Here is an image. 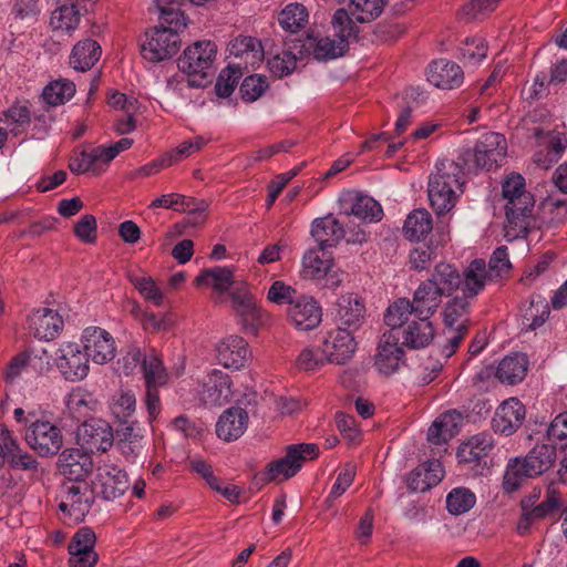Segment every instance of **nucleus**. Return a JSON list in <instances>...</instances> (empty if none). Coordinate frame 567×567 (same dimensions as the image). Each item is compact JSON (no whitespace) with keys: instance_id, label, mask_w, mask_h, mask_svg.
Returning <instances> with one entry per match:
<instances>
[{"instance_id":"1","label":"nucleus","mask_w":567,"mask_h":567,"mask_svg":"<svg viewBox=\"0 0 567 567\" xmlns=\"http://www.w3.org/2000/svg\"><path fill=\"white\" fill-rule=\"evenodd\" d=\"M427 280L444 296L460 289L464 296L476 297L485 287L486 264L483 259H474L461 275L455 266L442 261L435 265Z\"/></svg>"},{"instance_id":"2","label":"nucleus","mask_w":567,"mask_h":567,"mask_svg":"<svg viewBox=\"0 0 567 567\" xmlns=\"http://www.w3.org/2000/svg\"><path fill=\"white\" fill-rule=\"evenodd\" d=\"M463 185L464 167L458 162L443 159L436 164L435 172L429 177L427 195L437 215L454 208Z\"/></svg>"},{"instance_id":"3","label":"nucleus","mask_w":567,"mask_h":567,"mask_svg":"<svg viewBox=\"0 0 567 567\" xmlns=\"http://www.w3.org/2000/svg\"><path fill=\"white\" fill-rule=\"evenodd\" d=\"M556 457V446L542 443L536 444L523 460H509L503 477V489L506 493L517 491L525 478L539 476L551 468Z\"/></svg>"},{"instance_id":"4","label":"nucleus","mask_w":567,"mask_h":567,"mask_svg":"<svg viewBox=\"0 0 567 567\" xmlns=\"http://www.w3.org/2000/svg\"><path fill=\"white\" fill-rule=\"evenodd\" d=\"M216 53V44L208 40L197 41L183 52L178 59V68L187 74L190 86L202 87L209 82Z\"/></svg>"},{"instance_id":"5","label":"nucleus","mask_w":567,"mask_h":567,"mask_svg":"<svg viewBox=\"0 0 567 567\" xmlns=\"http://www.w3.org/2000/svg\"><path fill=\"white\" fill-rule=\"evenodd\" d=\"M507 142L504 135L495 132L484 133L475 147L463 152L460 163L467 171L492 169L505 158Z\"/></svg>"},{"instance_id":"6","label":"nucleus","mask_w":567,"mask_h":567,"mask_svg":"<svg viewBox=\"0 0 567 567\" xmlns=\"http://www.w3.org/2000/svg\"><path fill=\"white\" fill-rule=\"evenodd\" d=\"M336 39L320 38L316 41L313 56L317 60H331L346 53L351 39L358 37L359 29L349 17L348 11L338 9L332 18Z\"/></svg>"},{"instance_id":"7","label":"nucleus","mask_w":567,"mask_h":567,"mask_svg":"<svg viewBox=\"0 0 567 567\" xmlns=\"http://www.w3.org/2000/svg\"><path fill=\"white\" fill-rule=\"evenodd\" d=\"M95 499V494L86 481L65 482L60 491L59 509L68 524L83 522Z\"/></svg>"},{"instance_id":"8","label":"nucleus","mask_w":567,"mask_h":567,"mask_svg":"<svg viewBox=\"0 0 567 567\" xmlns=\"http://www.w3.org/2000/svg\"><path fill=\"white\" fill-rule=\"evenodd\" d=\"M319 447L313 443H301L288 446L284 457L274 461L267 465L266 471L261 474L264 482H272L277 480H288L295 476L303 463L317 458Z\"/></svg>"},{"instance_id":"9","label":"nucleus","mask_w":567,"mask_h":567,"mask_svg":"<svg viewBox=\"0 0 567 567\" xmlns=\"http://www.w3.org/2000/svg\"><path fill=\"white\" fill-rule=\"evenodd\" d=\"M155 27L145 32L141 44L142 56L150 62H161L174 56L181 48L179 32L174 25Z\"/></svg>"},{"instance_id":"10","label":"nucleus","mask_w":567,"mask_h":567,"mask_svg":"<svg viewBox=\"0 0 567 567\" xmlns=\"http://www.w3.org/2000/svg\"><path fill=\"white\" fill-rule=\"evenodd\" d=\"M24 439L27 444L40 456L55 455L63 445L61 430L45 419L30 420Z\"/></svg>"},{"instance_id":"11","label":"nucleus","mask_w":567,"mask_h":567,"mask_svg":"<svg viewBox=\"0 0 567 567\" xmlns=\"http://www.w3.org/2000/svg\"><path fill=\"white\" fill-rule=\"evenodd\" d=\"M54 362L60 373L68 381H80L89 374V358L76 342L61 343L55 352Z\"/></svg>"},{"instance_id":"12","label":"nucleus","mask_w":567,"mask_h":567,"mask_svg":"<svg viewBox=\"0 0 567 567\" xmlns=\"http://www.w3.org/2000/svg\"><path fill=\"white\" fill-rule=\"evenodd\" d=\"M405 365V353L399 343V334L392 330L385 331L378 343L374 357V368L385 377L399 372Z\"/></svg>"},{"instance_id":"13","label":"nucleus","mask_w":567,"mask_h":567,"mask_svg":"<svg viewBox=\"0 0 567 567\" xmlns=\"http://www.w3.org/2000/svg\"><path fill=\"white\" fill-rule=\"evenodd\" d=\"M534 208V197L530 193L520 194L506 200L505 231L507 237H524L530 226L532 213Z\"/></svg>"},{"instance_id":"14","label":"nucleus","mask_w":567,"mask_h":567,"mask_svg":"<svg viewBox=\"0 0 567 567\" xmlns=\"http://www.w3.org/2000/svg\"><path fill=\"white\" fill-rule=\"evenodd\" d=\"M233 382L226 372L214 369L202 380L198 398L206 406H223L233 398Z\"/></svg>"},{"instance_id":"15","label":"nucleus","mask_w":567,"mask_h":567,"mask_svg":"<svg viewBox=\"0 0 567 567\" xmlns=\"http://www.w3.org/2000/svg\"><path fill=\"white\" fill-rule=\"evenodd\" d=\"M130 487L126 473L115 464L104 463L97 467L93 491L105 501L122 496Z\"/></svg>"},{"instance_id":"16","label":"nucleus","mask_w":567,"mask_h":567,"mask_svg":"<svg viewBox=\"0 0 567 567\" xmlns=\"http://www.w3.org/2000/svg\"><path fill=\"white\" fill-rule=\"evenodd\" d=\"M84 352L96 364L112 361L116 354L114 338L100 327H87L81 336Z\"/></svg>"},{"instance_id":"17","label":"nucleus","mask_w":567,"mask_h":567,"mask_svg":"<svg viewBox=\"0 0 567 567\" xmlns=\"http://www.w3.org/2000/svg\"><path fill=\"white\" fill-rule=\"evenodd\" d=\"M76 439L86 453L105 452L113 444V432L105 421L91 419L79 426Z\"/></svg>"},{"instance_id":"18","label":"nucleus","mask_w":567,"mask_h":567,"mask_svg":"<svg viewBox=\"0 0 567 567\" xmlns=\"http://www.w3.org/2000/svg\"><path fill=\"white\" fill-rule=\"evenodd\" d=\"M95 533L89 527L80 528L69 543L70 567H94L99 556L94 549Z\"/></svg>"},{"instance_id":"19","label":"nucleus","mask_w":567,"mask_h":567,"mask_svg":"<svg viewBox=\"0 0 567 567\" xmlns=\"http://www.w3.org/2000/svg\"><path fill=\"white\" fill-rule=\"evenodd\" d=\"M329 363L343 364L355 352L357 342L352 333L344 328H336L326 333L321 342Z\"/></svg>"},{"instance_id":"20","label":"nucleus","mask_w":567,"mask_h":567,"mask_svg":"<svg viewBox=\"0 0 567 567\" xmlns=\"http://www.w3.org/2000/svg\"><path fill=\"white\" fill-rule=\"evenodd\" d=\"M526 410L516 398H509L501 403L492 419V429L504 436L514 434L524 423Z\"/></svg>"},{"instance_id":"21","label":"nucleus","mask_w":567,"mask_h":567,"mask_svg":"<svg viewBox=\"0 0 567 567\" xmlns=\"http://www.w3.org/2000/svg\"><path fill=\"white\" fill-rule=\"evenodd\" d=\"M287 315L291 323L302 331L315 329L322 319V310L319 303L309 296H298L287 308Z\"/></svg>"},{"instance_id":"22","label":"nucleus","mask_w":567,"mask_h":567,"mask_svg":"<svg viewBox=\"0 0 567 567\" xmlns=\"http://www.w3.org/2000/svg\"><path fill=\"white\" fill-rule=\"evenodd\" d=\"M250 355L247 341L239 336H229L216 346V359L227 369L244 368Z\"/></svg>"},{"instance_id":"23","label":"nucleus","mask_w":567,"mask_h":567,"mask_svg":"<svg viewBox=\"0 0 567 567\" xmlns=\"http://www.w3.org/2000/svg\"><path fill=\"white\" fill-rule=\"evenodd\" d=\"M59 471L68 482L85 481L94 464L91 455L80 449H66L59 456Z\"/></svg>"},{"instance_id":"24","label":"nucleus","mask_w":567,"mask_h":567,"mask_svg":"<svg viewBox=\"0 0 567 567\" xmlns=\"http://www.w3.org/2000/svg\"><path fill=\"white\" fill-rule=\"evenodd\" d=\"M426 76L431 84L444 90L457 87L464 80L461 66L445 59L433 61L427 68Z\"/></svg>"},{"instance_id":"25","label":"nucleus","mask_w":567,"mask_h":567,"mask_svg":"<svg viewBox=\"0 0 567 567\" xmlns=\"http://www.w3.org/2000/svg\"><path fill=\"white\" fill-rule=\"evenodd\" d=\"M342 205L346 214L365 221L375 223L381 220L383 216L381 205L372 197L360 193L350 192L346 194Z\"/></svg>"},{"instance_id":"26","label":"nucleus","mask_w":567,"mask_h":567,"mask_svg":"<svg viewBox=\"0 0 567 567\" xmlns=\"http://www.w3.org/2000/svg\"><path fill=\"white\" fill-rule=\"evenodd\" d=\"M444 476V468L440 461L425 462L406 476V485L411 492H425L437 485Z\"/></svg>"},{"instance_id":"27","label":"nucleus","mask_w":567,"mask_h":567,"mask_svg":"<svg viewBox=\"0 0 567 567\" xmlns=\"http://www.w3.org/2000/svg\"><path fill=\"white\" fill-rule=\"evenodd\" d=\"M248 413L238 406L223 412L216 424V434L219 439L230 442L239 439L248 426Z\"/></svg>"},{"instance_id":"28","label":"nucleus","mask_w":567,"mask_h":567,"mask_svg":"<svg viewBox=\"0 0 567 567\" xmlns=\"http://www.w3.org/2000/svg\"><path fill=\"white\" fill-rule=\"evenodd\" d=\"M235 310L244 318L246 322L258 327L264 323L267 313L259 308L246 285L236 287L230 293Z\"/></svg>"},{"instance_id":"29","label":"nucleus","mask_w":567,"mask_h":567,"mask_svg":"<svg viewBox=\"0 0 567 567\" xmlns=\"http://www.w3.org/2000/svg\"><path fill=\"white\" fill-rule=\"evenodd\" d=\"M364 305L357 295L341 296L336 303V320L348 329H358L364 320Z\"/></svg>"},{"instance_id":"30","label":"nucleus","mask_w":567,"mask_h":567,"mask_svg":"<svg viewBox=\"0 0 567 567\" xmlns=\"http://www.w3.org/2000/svg\"><path fill=\"white\" fill-rule=\"evenodd\" d=\"M435 329L429 318L415 316L402 330L403 344L411 349H423L434 339Z\"/></svg>"},{"instance_id":"31","label":"nucleus","mask_w":567,"mask_h":567,"mask_svg":"<svg viewBox=\"0 0 567 567\" xmlns=\"http://www.w3.org/2000/svg\"><path fill=\"white\" fill-rule=\"evenodd\" d=\"M30 324L37 338L51 340L58 337L64 323L58 311L50 308H39L32 312Z\"/></svg>"},{"instance_id":"32","label":"nucleus","mask_w":567,"mask_h":567,"mask_svg":"<svg viewBox=\"0 0 567 567\" xmlns=\"http://www.w3.org/2000/svg\"><path fill=\"white\" fill-rule=\"evenodd\" d=\"M495 447V441L489 433H478L462 443L457 449L461 463H474L487 457Z\"/></svg>"},{"instance_id":"33","label":"nucleus","mask_w":567,"mask_h":567,"mask_svg":"<svg viewBox=\"0 0 567 567\" xmlns=\"http://www.w3.org/2000/svg\"><path fill=\"white\" fill-rule=\"evenodd\" d=\"M522 330L533 331L545 323L549 316V305L542 296H530L519 308Z\"/></svg>"},{"instance_id":"34","label":"nucleus","mask_w":567,"mask_h":567,"mask_svg":"<svg viewBox=\"0 0 567 567\" xmlns=\"http://www.w3.org/2000/svg\"><path fill=\"white\" fill-rule=\"evenodd\" d=\"M311 235L318 243L320 250H324L339 244L344 237V229L338 219L327 216L313 220Z\"/></svg>"},{"instance_id":"35","label":"nucleus","mask_w":567,"mask_h":567,"mask_svg":"<svg viewBox=\"0 0 567 567\" xmlns=\"http://www.w3.org/2000/svg\"><path fill=\"white\" fill-rule=\"evenodd\" d=\"M444 296L429 280L423 281L413 295L414 316L431 318L439 309Z\"/></svg>"},{"instance_id":"36","label":"nucleus","mask_w":567,"mask_h":567,"mask_svg":"<svg viewBox=\"0 0 567 567\" xmlns=\"http://www.w3.org/2000/svg\"><path fill=\"white\" fill-rule=\"evenodd\" d=\"M528 358L524 353H512L501 360L496 370V377L502 383H520L528 371Z\"/></svg>"},{"instance_id":"37","label":"nucleus","mask_w":567,"mask_h":567,"mask_svg":"<svg viewBox=\"0 0 567 567\" xmlns=\"http://www.w3.org/2000/svg\"><path fill=\"white\" fill-rule=\"evenodd\" d=\"M101 53V47L96 41L92 39L79 41L71 52L70 64L76 71L85 72L100 60Z\"/></svg>"},{"instance_id":"38","label":"nucleus","mask_w":567,"mask_h":567,"mask_svg":"<svg viewBox=\"0 0 567 567\" xmlns=\"http://www.w3.org/2000/svg\"><path fill=\"white\" fill-rule=\"evenodd\" d=\"M433 229V219L431 214L424 209L412 210L403 225V235L410 241H420L424 239Z\"/></svg>"},{"instance_id":"39","label":"nucleus","mask_w":567,"mask_h":567,"mask_svg":"<svg viewBox=\"0 0 567 567\" xmlns=\"http://www.w3.org/2000/svg\"><path fill=\"white\" fill-rule=\"evenodd\" d=\"M82 18V11L71 1L60 4L52 11L50 25L54 31L71 33L78 29Z\"/></svg>"},{"instance_id":"40","label":"nucleus","mask_w":567,"mask_h":567,"mask_svg":"<svg viewBox=\"0 0 567 567\" xmlns=\"http://www.w3.org/2000/svg\"><path fill=\"white\" fill-rule=\"evenodd\" d=\"M474 297L456 296L451 299L443 310V322L445 327H455L468 329L470 318V300Z\"/></svg>"},{"instance_id":"41","label":"nucleus","mask_w":567,"mask_h":567,"mask_svg":"<svg viewBox=\"0 0 567 567\" xmlns=\"http://www.w3.org/2000/svg\"><path fill=\"white\" fill-rule=\"evenodd\" d=\"M142 372L145 386L162 388L169 379L162 359L154 350L143 358Z\"/></svg>"},{"instance_id":"42","label":"nucleus","mask_w":567,"mask_h":567,"mask_svg":"<svg viewBox=\"0 0 567 567\" xmlns=\"http://www.w3.org/2000/svg\"><path fill=\"white\" fill-rule=\"evenodd\" d=\"M234 284V272L228 267H214L200 271L195 278L196 286H210L219 293H225Z\"/></svg>"},{"instance_id":"43","label":"nucleus","mask_w":567,"mask_h":567,"mask_svg":"<svg viewBox=\"0 0 567 567\" xmlns=\"http://www.w3.org/2000/svg\"><path fill=\"white\" fill-rule=\"evenodd\" d=\"M458 414L455 412H446L441 414L427 431V441L434 445H441L455 434Z\"/></svg>"},{"instance_id":"44","label":"nucleus","mask_w":567,"mask_h":567,"mask_svg":"<svg viewBox=\"0 0 567 567\" xmlns=\"http://www.w3.org/2000/svg\"><path fill=\"white\" fill-rule=\"evenodd\" d=\"M309 13L301 3H289L280 12L278 21L281 28L291 33L303 29L308 23Z\"/></svg>"},{"instance_id":"45","label":"nucleus","mask_w":567,"mask_h":567,"mask_svg":"<svg viewBox=\"0 0 567 567\" xmlns=\"http://www.w3.org/2000/svg\"><path fill=\"white\" fill-rule=\"evenodd\" d=\"M411 315H414L412 301L408 298H399L388 307L384 322L391 328L390 330L396 332L395 329L404 328L410 322Z\"/></svg>"},{"instance_id":"46","label":"nucleus","mask_w":567,"mask_h":567,"mask_svg":"<svg viewBox=\"0 0 567 567\" xmlns=\"http://www.w3.org/2000/svg\"><path fill=\"white\" fill-rule=\"evenodd\" d=\"M231 55L246 58V62L251 65L261 61L264 56L261 43L252 37H239L233 40L228 45Z\"/></svg>"},{"instance_id":"47","label":"nucleus","mask_w":567,"mask_h":567,"mask_svg":"<svg viewBox=\"0 0 567 567\" xmlns=\"http://www.w3.org/2000/svg\"><path fill=\"white\" fill-rule=\"evenodd\" d=\"M331 261L332 259L326 252L309 249L302 258L305 276L321 281V278L327 275V269L331 266Z\"/></svg>"},{"instance_id":"48","label":"nucleus","mask_w":567,"mask_h":567,"mask_svg":"<svg viewBox=\"0 0 567 567\" xmlns=\"http://www.w3.org/2000/svg\"><path fill=\"white\" fill-rule=\"evenodd\" d=\"M65 404L73 417L80 421L93 411L95 400L84 389L76 388L68 394Z\"/></svg>"},{"instance_id":"49","label":"nucleus","mask_w":567,"mask_h":567,"mask_svg":"<svg viewBox=\"0 0 567 567\" xmlns=\"http://www.w3.org/2000/svg\"><path fill=\"white\" fill-rule=\"evenodd\" d=\"M75 94V85L72 81L60 79L50 82L42 92V97L49 105L64 104Z\"/></svg>"},{"instance_id":"50","label":"nucleus","mask_w":567,"mask_h":567,"mask_svg":"<svg viewBox=\"0 0 567 567\" xmlns=\"http://www.w3.org/2000/svg\"><path fill=\"white\" fill-rule=\"evenodd\" d=\"M476 503L475 494L466 487H455L446 496V508L452 515L471 511Z\"/></svg>"},{"instance_id":"51","label":"nucleus","mask_w":567,"mask_h":567,"mask_svg":"<svg viewBox=\"0 0 567 567\" xmlns=\"http://www.w3.org/2000/svg\"><path fill=\"white\" fill-rule=\"evenodd\" d=\"M184 1L185 0H156L161 22L174 25V28L177 29H185L187 21L184 13L181 11Z\"/></svg>"},{"instance_id":"52","label":"nucleus","mask_w":567,"mask_h":567,"mask_svg":"<svg viewBox=\"0 0 567 567\" xmlns=\"http://www.w3.org/2000/svg\"><path fill=\"white\" fill-rule=\"evenodd\" d=\"M487 50L483 38H467L460 47L461 60L465 65L476 66L486 58Z\"/></svg>"},{"instance_id":"53","label":"nucleus","mask_w":567,"mask_h":567,"mask_svg":"<svg viewBox=\"0 0 567 567\" xmlns=\"http://www.w3.org/2000/svg\"><path fill=\"white\" fill-rule=\"evenodd\" d=\"M383 9V0H350L348 14L358 22H371L377 19Z\"/></svg>"},{"instance_id":"54","label":"nucleus","mask_w":567,"mask_h":567,"mask_svg":"<svg viewBox=\"0 0 567 567\" xmlns=\"http://www.w3.org/2000/svg\"><path fill=\"white\" fill-rule=\"evenodd\" d=\"M329 363L326 353L323 352L322 346H307L305 347L297 360L296 364L298 369L307 372L316 371L321 369L324 364Z\"/></svg>"},{"instance_id":"55","label":"nucleus","mask_w":567,"mask_h":567,"mask_svg":"<svg viewBox=\"0 0 567 567\" xmlns=\"http://www.w3.org/2000/svg\"><path fill=\"white\" fill-rule=\"evenodd\" d=\"M512 264L506 246L497 247L492 254L486 269V279L502 278L509 274Z\"/></svg>"},{"instance_id":"56","label":"nucleus","mask_w":567,"mask_h":567,"mask_svg":"<svg viewBox=\"0 0 567 567\" xmlns=\"http://www.w3.org/2000/svg\"><path fill=\"white\" fill-rule=\"evenodd\" d=\"M110 408L116 419L126 423V419L135 412L136 398L130 391H122L113 396Z\"/></svg>"},{"instance_id":"57","label":"nucleus","mask_w":567,"mask_h":567,"mask_svg":"<svg viewBox=\"0 0 567 567\" xmlns=\"http://www.w3.org/2000/svg\"><path fill=\"white\" fill-rule=\"evenodd\" d=\"M267 65L274 76L284 78L293 72L297 66V59L290 51H281L271 56Z\"/></svg>"},{"instance_id":"58","label":"nucleus","mask_w":567,"mask_h":567,"mask_svg":"<svg viewBox=\"0 0 567 567\" xmlns=\"http://www.w3.org/2000/svg\"><path fill=\"white\" fill-rule=\"evenodd\" d=\"M467 333L468 329L444 326L443 342L440 344L441 354L446 359L451 358L457 351Z\"/></svg>"},{"instance_id":"59","label":"nucleus","mask_w":567,"mask_h":567,"mask_svg":"<svg viewBox=\"0 0 567 567\" xmlns=\"http://www.w3.org/2000/svg\"><path fill=\"white\" fill-rule=\"evenodd\" d=\"M267 87L268 83L265 76L249 75L240 85V94L244 101L255 102L265 93Z\"/></svg>"},{"instance_id":"60","label":"nucleus","mask_w":567,"mask_h":567,"mask_svg":"<svg viewBox=\"0 0 567 567\" xmlns=\"http://www.w3.org/2000/svg\"><path fill=\"white\" fill-rule=\"evenodd\" d=\"M207 141L203 136H196L192 140L184 141L176 148L166 154L169 157L171 165L189 157L200 151Z\"/></svg>"},{"instance_id":"61","label":"nucleus","mask_w":567,"mask_h":567,"mask_svg":"<svg viewBox=\"0 0 567 567\" xmlns=\"http://www.w3.org/2000/svg\"><path fill=\"white\" fill-rule=\"evenodd\" d=\"M240 72L235 68L224 69L216 81L215 91L220 97H228L233 94L235 87L238 84Z\"/></svg>"},{"instance_id":"62","label":"nucleus","mask_w":567,"mask_h":567,"mask_svg":"<svg viewBox=\"0 0 567 567\" xmlns=\"http://www.w3.org/2000/svg\"><path fill=\"white\" fill-rule=\"evenodd\" d=\"M74 235L84 244H94L97 239V224L93 215H83L74 225Z\"/></svg>"},{"instance_id":"63","label":"nucleus","mask_w":567,"mask_h":567,"mask_svg":"<svg viewBox=\"0 0 567 567\" xmlns=\"http://www.w3.org/2000/svg\"><path fill=\"white\" fill-rule=\"evenodd\" d=\"M547 440L555 446L567 447V411L551 421L547 429Z\"/></svg>"},{"instance_id":"64","label":"nucleus","mask_w":567,"mask_h":567,"mask_svg":"<svg viewBox=\"0 0 567 567\" xmlns=\"http://www.w3.org/2000/svg\"><path fill=\"white\" fill-rule=\"evenodd\" d=\"M69 167L75 174H84L86 172L100 174V169L95 166L92 148L75 153L70 159Z\"/></svg>"}]
</instances>
